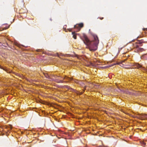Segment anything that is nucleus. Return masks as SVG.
<instances>
[{
	"label": "nucleus",
	"mask_w": 147,
	"mask_h": 147,
	"mask_svg": "<svg viewBox=\"0 0 147 147\" xmlns=\"http://www.w3.org/2000/svg\"><path fill=\"white\" fill-rule=\"evenodd\" d=\"M128 63V61H127L126 63Z\"/></svg>",
	"instance_id": "obj_21"
},
{
	"label": "nucleus",
	"mask_w": 147,
	"mask_h": 147,
	"mask_svg": "<svg viewBox=\"0 0 147 147\" xmlns=\"http://www.w3.org/2000/svg\"><path fill=\"white\" fill-rule=\"evenodd\" d=\"M113 66V65H111L110 66V67H111V66Z\"/></svg>",
	"instance_id": "obj_19"
},
{
	"label": "nucleus",
	"mask_w": 147,
	"mask_h": 147,
	"mask_svg": "<svg viewBox=\"0 0 147 147\" xmlns=\"http://www.w3.org/2000/svg\"><path fill=\"white\" fill-rule=\"evenodd\" d=\"M37 51L38 52H39L40 51V49L37 50Z\"/></svg>",
	"instance_id": "obj_14"
},
{
	"label": "nucleus",
	"mask_w": 147,
	"mask_h": 147,
	"mask_svg": "<svg viewBox=\"0 0 147 147\" xmlns=\"http://www.w3.org/2000/svg\"><path fill=\"white\" fill-rule=\"evenodd\" d=\"M140 117L143 119H147V114H141L140 115Z\"/></svg>",
	"instance_id": "obj_5"
},
{
	"label": "nucleus",
	"mask_w": 147,
	"mask_h": 147,
	"mask_svg": "<svg viewBox=\"0 0 147 147\" xmlns=\"http://www.w3.org/2000/svg\"><path fill=\"white\" fill-rule=\"evenodd\" d=\"M132 65L135 68L140 69L142 70H146V69L144 67H142V65L138 63H134Z\"/></svg>",
	"instance_id": "obj_2"
},
{
	"label": "nucleus",
	"mask_w": 147,
	"mask_h": 147,
	"mask_svg": "<svg viewBox=\"0 0 147 147\" xmlns=\"http://www.w3.org/2000/svg\"><path fill=\"white\" fill-rule=\"evenodd\" d=\"M127 60V59H124L122 61V63L125 62Z\"/></svg>",
	"instance_id": "obj_11"
},
{
	"label": "nucleus",
	"mask_w": 147,
	"mask_h": 147,
	"mask_svg": "<svg viewBox=\"0 0 147 147\" xmlns=\"http://www.w3.org/2000/svg\"><path fill=\"white\" fill-rule=\"evenodd\" d=\"M92 40L90 41L87 36L84 34L82 39L84 43L86 45L87 48L92 51H95L97 49L98 45L99 43V40L97 35H92Z\"/></svg>",
	"instance_id": "obj_1"
},
{
	"label": "nucleus",
	"mask_w": 147,
	"mask_h": 147,
	"mask_svg": "<svg viewBox=\"0 0 147 147\" xmlns=\"http://www.w3.org/2000/svg\"><path fill=\"white\" fill-rule=\"evenodd\" d=\"M103 18H102L101 19L102 20L103 19Z\"/></svg>",
	"instance_id": "obj_20"
},
{
	"label": "nucleus",
	"mask_w": 147,
	"mask_h": 147,
	"mask_svg": "<svg viewBox=\"0 0 147 147\" xmlns=\"http://www.w3.org/2000/svg\"><path fill=\"white\" fill-rule=\"evenodd\" d=\"M101 147H105V146H103V144H102H102Z\"/></svg>",
	"instance_id": "obj_15"
},
{
	"label": "nucleus",
	"mask_w": 147,
	"mask_h": 147,
	"mask_svg": "<svg viewBox=\"0 0 147 147\" xmlns=\"http://www.w3.org/2000/svg\"><path fill=\"white\" fill-rule=\"evenodd\" d=\"M0 68H1V69H3V70H5V69L3 68H2V67H1V66H0Z\"/></svg>",
	"instance_id": "obj_13"
},
{
	"label": "nucleus",
	"mask_w": 147,
	"mask_h": 147,
	"mask_svg": "<svg viewBox=\"0 0 147 147\" xmlns=\"http://www.w3.org/2000/svg\"><path fill=\"white\" fill-rule=\"evenodd\" d=\"M134 47L136 48V52H141L143 51H145L144 49L141 48H139V46L137 45H136L134 46Z\"/></svg>",
	"instance_id": "obj_4"
},
{
	"label": "nucleus",
	"mask_w": 147,
	"mask_h": 147,
	"mask_svg": "<svg viewBox=\"0 0 147 147\" xmlns=\"http://www.w3.org/2000/svg\"><path fill=\"white\" fill-rule=\"evenodd\" d=\"M65 86L66 88H67L68 90H70L71 91H72V92H73V90H74V89L70 88L69 86Z\"/></svg>",
	"instance_id": "obj_7"
},
{
	"label": "nucleus",
	"mask_w": 147,
	"mask_h": 147,
	"mask_svg": "<svg viewBox=\"0 0 147 147\" xmlns=\"http://www.w3.org/2000/svg\"><path fill=\"white\" fill-rule=\"evenodd\" d=\"M146 29H147L146 28H143V30L144 31L145 30H146Z\"/></svg>",
	"instance_id": "obj_17"
},
{
	"label": "nucleus",
	"mask_w": 147,
	"mask_h": 147,
	"mask_svg": "<svg viewBox=\"0 0 147 147\" xmlns=\"http://www.w3.org/2000/svg\"><path fill=\"white\" fill-rule=\"evenodd\" d=\"M0 30V31H1V30Z\"/></svg>",
	"instance_id": "obj_23"
},
{
	"label": "nucleus",
	"mask_w": 147,
	"mask_h": 147,
	"mask_svg": "<svg viewBox=\"0 0 147 147\" xmlns=\"http://www.w3.org/2000/svg\"><path fill=\"white\" fill-rule=\"evenodd\" d=\"M72 34L73 35V37L74 39H76V33L74 32H72Z\"/></svg>",
	"instance_id": "obj_8"
},
{
	"label": "nucleus",
	"mask_w": 147,
	"mask_h": 147,
	"mask_svg": "<svg viewBox=\"0 0 147 147\" xmlns=\"http://www.w3.org/2000/svg\"><path fill=\"white\" fill-rule=\"evenodd\" d=\"M115 65V64H113V65Z\"/></svg>",
	"instance_id": "obj_22"
},
{
	"label": "nucleus",
	"mask_w": 147,
	"mask_h": 147,
	"mask_svg": "<svg viewBox=\"0 0 147 147\" xmlns=\"http://www.w3.org/2000/svg\"><path fill=\"white\" fill-rule=\"evenodd\" d=\"M44 76L45 77L47 78H49V76L48 75V74L47 73H44Z\"/></svg>",
	"instance_id": "obj_9"
},
{
	"label": "nucleus",
	"mask_w": 147,
	"mask_h": 147,
	"mask_svg": "<svg viewBox=\"0 0 147 147\" xmlns=\"http://www.w3.org/2000/svg\"><path fill=\"white\" fill-rule=\"evenodd\" d=\"M63 79H67L68 80H70V78H68V77H67L66 76H65L64 78Z\"/></svg>",
	"instance_id": "obj_10"
},
{
	"label": "nucleus",
	"mask_w": 147,
	"mask_h": 147,
	"mask_svg": "<svg viewBox=\"0 0 147 147\" xmlns=\"http://www.w3.org/2000/svg\"><path fill=\"white\" fill-rule=\"evenodd\" d=\"M62 82V81H61V80H60V82Z\"/></svg>",
	"instance_id": "obj_16"
},
{
	"label": "nucleus",
	"mask_w": 147,
	"mask_h": 147,
	"mask_svg": "<svg viewBox=\"0 0 147 147\" xmlns=\"http://www.w3.org/2000/svg\"><path fill=\"white\" fill-rule=\"evenodd\" d=\"M142 43V42L139 41V42H138V43L139 44H141Z\"/></svg>",
	"instance_id": "obj_12"
},
{
	"label": "nucleus",
	"mask_w": 147,
	"mask_h": 147,
	"mask_svg": "<svg viewBox=\"0 0 147 147\" xmlns=\"http://www.w3.org/2000/svg\"><path fill=\"white\" fill-rule=\"evenodd\" d=\"M105 147H106L105 146Z\"/></svg>",
	"instance_id": "obj_24"
},
{
	"label": "nucleus",
	"mask_w": 147,
	"mask_h": 147,
	"mask_svg": "<svg viewBox=\"0 0 147 147\" xmlns=\"http://www.w3.org/2000/svg\"><path fill=\"white\" fill-rule=\"evenodd\" d=\"M73 92H74L76 93L77 94L81 95L82 94V92H78V91H77V90H74V89L73 90Z\"/></svg>",
	"instance_id": "obj_6"
},
{
	"label": "nucleus",
	"mask_w": 147,
	"mask_h": 147,
	"mask_svg": "<svg viewBox=\"0 0 147 147\" xmlns=\"http://www.w3.org/2000/svg\"><path fill=\"white\" fill-rule=\"evenodd\" d=\"M84 26V24L83 23H81L79 24H77L74 25V28L77 29V31L80 30V28H82Z\"/></svg>",
	"instance_id": "obj_3"
},
{
	"label": "nucleus",
	"mask_w": 147,
	"mask_h": 147,
	"mask_svg": "<svg viewBox=\"0 0 147 147\" xmlns=\"http://www.w3.org/2000/svg\"><path fill=\"white\" fill-rule=\"evenodd\" d=\"M101 68H105V67H101Z\"/></svg>",
	"instance_id": "obj_18"
}]
</instances>
